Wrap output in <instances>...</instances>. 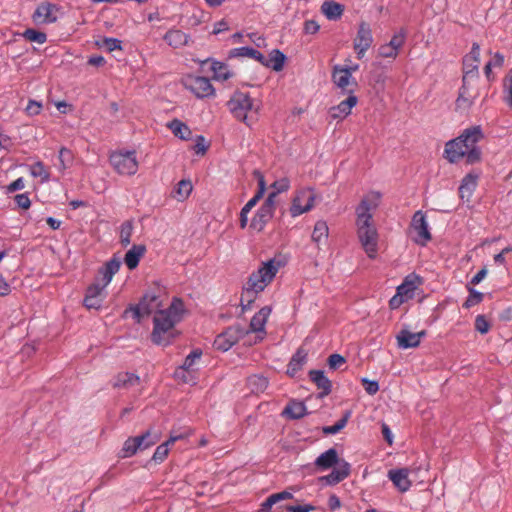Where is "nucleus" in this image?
I'll return each instance as SVG.
<instances>
[{
    "label": "nucleus",
    "mask_w": 512,
    "mask_h": 512,
    "mask_svg": "<svg viewBox=\"0 0 512 512\" xmlns=\"http://www.w3.org/2000/svg\"><path fill=\"white\" fill-rule=\"evenodd\" d=\"M129 311L133 313V316L137 322H140L142 318L147 316L146 308H141L139 304L135 306L131 305L128 309L125 310L124 314H127Z\"/></svg>",
    "instance_id": "obj_59"
},
{
    "label": "nucleus",
    "mask_w": 512,
    "mask_h": 512,
    "mask_svg": "<svg viewBox=\"0 0 512 512\" xmlns=\"http://www.w3.org/2000/svg\"><path fill=\"white\" fill-rule=\"evenodd\" d=\"M405 37L406 32L401 29L399 33L393 35L389 44L394 47L396 51H399V49L404 45Z\"/></svg>",
    "instance_id": "obj_55"
},
{
    "label": "nucleus",
    "mask_w": 512,
    "mask_h": 512,
    "mask_svg": "<svg viewBox=\"0 0 512 512\" xmlns=\"http://www.w3.org/2000/svg\"><path fill=\"white\" fill-rule=\"evenodd\" d=\"M139 382L140 378L138 375L130 372H120L115 377L113 387L128 389L130 387L138 385Z\"/></svg>",
    "instance_id": "obj_31"
},
{
    "label": "nucleus",
    "mask_w": 512,
    "mask_h": 512,
    "mask_svg": "<svg viewBox=\"0 0 512 512\" xmlns=\"http://www.w3.org/2000/svg\"><path fill=\"white\" fill-rule=\"evenodd\" d=\"M247 384L252 393H262L268 387V379L260 375H252L247 379Z\"/></svg>",
    "instance_id": "obj_39"
},
{
    "label": "nucleus",
    "mask_w": 512,
    "mask_h": 512,
    "mask_svg": "<svg viewBox=\"0 0 512 512\" xmlns=\"http://www.w3.org/2000/svg\"><path fill=\"white\" fill-rule=\"evenodd\" d=\"M122 42L119 39L116 38H104L103 39V46L106 48L107 51L112 52L114 50H121L122 49Z\"/></svg>",
    "instance_id": "obj_60"
},
{
    "label": "nucleus",
    "mask_w": 512,
    "mask_h": 512,
    "mask_svg": "<svg viewBox=\"0 0 512 512\" xmlns=\"http://www.w3.org/2000/svg\"><path fill=\"white\" fill-rule=\"evenodd\" d=\"M141 440L143 438L129 437L121 449V457L127 458L135 455L138 450H141Z\"/></svg>",
    "instance_id": "obj_38"
},
{
    "label": "nucleus",
    "mask_w": 512,
    "mask_h": 512,
    "mask_svg": "<svg viewBox=\"0 0 512 512\" xmlns=\"http://www.w3.org/2000/svg\"><path fill=\"white\" fill-rule=\"evenodd\" d=\"M23 37L30 41V42H36L39 44H43L47 40V35L44 32L35 30L33 28H28L23 32Z\"/></svg>",
    "instance_id": "obj_46"
},
{
    "label": "nucleus",
    "mask_w": 512,
    "mask_h": 512,
    "mask_svg": "<svg viewBox=\"0 0 512 512\" xmlns=\"http://www.w3.org/2000/svg\"><path fill=\"white\" fill-rule=\"evenodd\" d=\"M188 88L198 98H205L214 95V87L207 77H191L189 78Z\"/></svg>",
    "instance_id": "obj_12"
},
{
    "label": "nucleus",
    "mask_w": 512,
    "mask_h": 512,
    "mask_svg": "<svg viewBox=\"0 0 512 512\" xmlns=\"http://www.w3.org/2000/svg\"><path fill=\"white\" fill-rule=\"evenodd\" d=\"M132 233L133 222L131 220L123 222L120 230V243L123 247H127L131 243Z\"/></svg>",
    "instance_id": "obj_44"
},
{
    "label": "nucleus",
    "mask_w": 512,
    "mask_h": 512,
    "mask_svg": "<svg viewBox=\"0 0 512 512\" xmlns=\"http://www.w3.org/2000/svg\"><path fill=\"white\" fill-rule=\"evenodd\" d=\"M135 437L143 438V440H141V450H145V449L155 445L159 441V437L157 435H152L150 430H147L142 435L135 436Z\"/></svg>",
    "instance_id": "obj_49"
},
{
    "label": "nucleus",
    "mask_w": 512,
    "mask_h": 512,
    "mask_svg": "<svg viewBox=\"0 0 512 512\" xmlns=\"http://www.w3.org/2000/svg\"><path fill=\"white\" fill-rule=\"evenodd\" d=\"M193 189L192 183L190 180L183 179L179 181L172 191V197L177 199L178 201L186 200L191 194Z\"/></svg>",
    "instance_id": "obj_37"
},
{
    "label": "nucleus",
    "mask_w": 512,
    "mask_h": 512,
    "mask_svg": "<svg viewBox=\"0 0 512 512\" xmlns=\"http://www.w3.org/2000/svg\"><path fill=\"white\" fill-rule=\"evenodd\" d=\"M164 41L173 49H180L192 42L191 36L180 29H169L163 36Z\"/></svg>",
    "instance_id": "obj_15"
},
{
    "label": "nucleus",
    "mask_w": 512,
    "mask_h": 512,
    "mask_svg": "<svg viewBox=\"0 0 512 512\" xmlns=\"http://www.w3.org/2000/svg\"><path fill=\"white\" fill-rule=\"evenodd\" d=\"M505 91L507 92L506 102L510 108H512V68L510 69L505 83H504Z\"/></svg>",
    "instance_id": "obj_61"
},
{
    "label": "nucleus",
    "mask_w": 512,
    "mask_h": 512,
    "mask_svg": "<svg viewBox=\"0 0 512 512\" xmlns=\"http://www.w3.org/2000/svg\"><path fill=\"white\" fill-rule=\"evenodd\" d=\"M208 149V145L205 144V138L202 135H198L196 143L193 146V150L196 154H205Z\"/></svg>",
    "instance_id": "obj_63"
},
{
    "label": "nucleus",
    "mask_w": 512,
    "mask_h": 512,
    "mask_svg": "<svg viewBox=\"0 0 512 512\" xmlns=\"http://www.w3.org/2000/svg\"><path fill=\"white\" fill-rule=\"evenodd\" d=\"M272 217L273 212L260 206V208L257 210L256 214L251 220L250 228L257 232H261L265 228L266 224L272 219Z\"/></svg>",
    "instance_id": "obj_27"
},
{
    "label": "nucleus",
    "mask_w": 512,
    "mask_h": 512,
    "mask_svg": "<svg viewBox=\"0 0 512 512\" xmlns=\"http://www.w3.org/2000/svg\"><path fill=\"white\" fill-rule=\"evenodd\" d=\"M285 61L286 55L279 49H273L269 54V58L265 57L264 63L261 64L267 68H271L272 70L279 72L283 69Z\"/></svg>",
    "instance_id": "obj_28"
},
{
    "label": "nucleus",
    "mask_w": 512,
    "mask_h": 512,
    "mask_svg": "<svg viewBox=\"0 0 512 512\" xmlns=\"http://www.w3.org/2000/svg\"><path fill=\"white\" fill-rule=\"evenodd\" d=\"M210 71L213 72V78L216 80H227L232 75L227 65L219 61H212L210 63Z\"/></svg>",
    "instance_id": "obj_40"
},
{
    "label": "nucleus",
    "mask_w": 512,
    "mask_h": 512,
    "mask_svg": "<svg viewBox=\"0 0 512 512\" xmlns=\"http://www.w3.org/2000/svg\"><path fill=\"white\" fill-rule=\"evenodd\" d=\"M30 173L33 177H40L42 182H47L50 178L49 172L46 170L43 162L41 161L31 165Z\"/></svg>",
    "instance_id": "obj_47"
},
{
    "label": "nucleus",
    "mask_w": 512,
    "mask_h": 512,
    "mask_svg": "<svg viewBox=\"0 0 512 512\" xmlns=\"http://www.w3.org/2000/svg\"><path fill=\"white\" fill-rule=\"evenodd\" d=\"M477 179L478 175H474L472 173L467 174L461 181V185L459 187V196L461 199H467L471 197L472 193L477 187Z\"/></svg>",
    "instance_id": "obj_30"
},
{
    "label": "nucleus",
    "mask_w": 512,
    "mask_h": 512,
    "mask_svg": "<svg viewBox=\"0 0 512 512\" xmlns=\"http://www.w3.org/2000/svg\"><path fill=\"white\" fill-rule=\"evenodd\" d=\"M254 174L258 178V191L253 197L259 202V200L263 197L265 193L266 183L264 176L259 171H255Z\"/></svg>",
    "instance_id": "obj_58"
},
{
    "label": "nucleus",
    "mask_w": 512,
    "mask_h": 512,
    "mask_svg": "<svg viewBox=\"0 0 512 512\" xmlns=\"http://www.w3.org/2000/svg\"><path fill=\"white\" fill-rule=\"evenodd\" d=\"M271 313L269 306L262 307L251 319L249 332H265V324Z\"/></svg>",
    "instance_id": "obj_23"
},
{
    "label": "nucleus",
    "mask_w": 512,
    "mask_h": 512,
    "mask_svg": "<svg viewBox=\"0 0 512 512\" xmlns=\"http://www.w3.org/2000/svg\"><path fill=\"white\" fill-rule=\"evenodd\" d=\"M378 53L379 56L383 58H396L398 55V51L389 43L381 45L378 49Z\"/></svg>",
    "instance_id": "obj_52"
},
{
    "label": "nucleus",
    "mask_w": 512,
    "mask_h": 512,
    "mask_svg": "<svg viewBox=\"0 0 512 512\" xmlns=\"http://www.w3.org/2000/svg\"><path fill=\"white\" fill-rule=\"evenodd\" d=\"M307 408L304 402L290 400L284 408L282 415L292 420H298L307 415Z\"/></svg>",
    "instance_id": "obj_24"
},
{
    "label": "nucleus",
    "mask_w": 512,
    "mask_h": 512,
    "mask_svg": "<svg viewBox=\"0 0 512 512\" xmlns=\"http://www.w3.org/2000/svg\"><path fill=\"white\" fill-rule=\"evenodd\" d=\"M373 43V36L370 25L366 22H361L358 27L357 35L353 42V48L357 54L358 59H362L366 51Z\"/></svg>",
    "instance_id": "obj_10"
},
{
    "label": "nucleus",
    "mask_w": 512,
    "mask_h": 512,
    "mask_svg": "<svg viewBox=\"0 0 512 512\" xmlns=\"http://www.w3.org/2000/svg\"><path fill=\"white\" fill-rule=\"evenodd\" d=\"M278 271V266L274 265V260H269L264 263L256 272H253L246 284L245 295L250 296V293H260L265 287L273 280Z\"/></svg>",
    "instance_id": "obj_4"
},
{
    "label": "nucleus",
    "mask_w": 512,
    "mask_h": 512,
    "mask_svg": "<svg viewBox=\"0 0 512 512\" xmlns=\"http://www.w3.org/2000/svg\"><path fill=\"white\" fill-rule=\"evenodd\" d=\"M236 57H249L257 62L264 63L265 56L258 50L252 48V47H239L234 48L230 50L229 52V58H236Z\"/></svg>",
    "instance_id": "obj_29"
},
{
    "label": "nucleus",
    "mask_w": 512,
    "mask_h": 512,
    "mask_svg": "<svg viewBox=\"0 0 512 512\" xmlns=\"http://www.w3.org/2000/svg\"><path fill=\"white\" fill-rule=\"evenodd\" d=\"M410 227L414 233L412 240L416 244L425 246L432 239L431 233L428 229V224L426 222V216L421 210H418L414 213Z\"/></svg>",
    "instance_id": "obj_8"
},
{
    "label": "nucleus",
    "mask_w": 512,
    "mask_h": 512,
    "mask_svg": "<svg viewBox=\"0 0 512 512\" xmlns=\"http://www.w3.org/2000/svg\"><path fill=\"white\" fill-rule=\"evenodd\" d=\"M104 289L105 286H102L100 282L95 281L90 286H88L85 296L104 297L102 295Z\"/></svg>",
    "instance_id": "obj_53"
},
{
    "label": "nucleus",
    "mask_w": 512,
    "mask_h": 512,
    "mask_svg": "<svg viewBox=\"0 0 512 512\" xmlns=\"http://www.w3.org/2000/svg\"><path fill=\"white\" fill-rule=\"evenodd\" d=\"M491 325L484 315H477L475 318V330L481 334L489 332Z\"/></svg>",
    "instance_id": "obj_50"
},
{
    "label": "nucleus",
    "mask_w": 512,
    "mask_h": 512,
    "mask_svg": "<svg viewBox=\"0 0 512 512\" xmlns=\"http://www.w3.org/2000/svg\"><path fill=\"white\" fill-rule=\"evenodd\" d=\"M285 510L287 512H311L315 510V507L311 504L306 505H286Z\"/></svg>",
    "instance_id": "obj_64"
},
{
    "label": "nucleus",
    "mask_w": 512,
    "mask_h": 512,
    "mask_svg": "<svg viewBox=\"0 0 512 512\" xmlns=\"http://www.w3.org/2000/svg\"><path fill=\"white\" fill-rule=\"evenodd\" d=\"M57 10L58 8L55 4L43 2L36 8L33 19L42 23H53L57 20V16L53 12Z\"/></svg>",
    "instance_id": "obj_18"
},
{
    "label": "nucleus",
    "mask_w": 512,
    "mask_h": 512,
    "mask_svg": "<svg viewBox=\"0 0 512 512\" xmlns=\"http://www.w3.org/2000/svg\"><path fill=\"white\" fill-rule=\"evenodd\" d=\"M340 463L341 462L339 461L338 453L335 448L328 449L315 460L316 468L321 471L330 469Z\"/></svg>",
    "instance_id": "obj_22"
},
{
    "label": "nucleus",
    "mask_w": 512,
    "mask_h": 512,
    "mask_svg": "<svg viewBox=\"0 0 512 512\" xmlns=\"http://www.w3.org/2000/svg\"><path fill=\"white\" fill-rule=\"evenodd\" d=\"M321 9L329 20H336L343 14L344 6L334 1H326L322 4Z\"/></svg>",
    "instance_id": "obj_36"
},
{
    "label": "nucleus",
    "mask_w": 512,
    "mask_h": 512,
    "mask_svg": "<svg viewBox=\"0 0 512 512\" xmlns=\"http://www.w3.org/2000/svg\"><path fill=\"white\" fill-rule=\"evenodd\" d=\"M466 288L469 292V295L466 298L465 302L463 303L464 308L469 309L483 301V293L477 291L474 287L470 285H466Z\"/></svg>",
    "instance_id": "obj_43"
},
{
    "label": "nucleus",
    "mask_w": 512,
    "mask_h": 512,
    "mask_svg": "<svg viewBox=\"0 0 512 512\" xmlns=\"http://www.w3.org/2000/svg\"><path fill=\"white\" fill-rule=\"evenodd\" d=\"M372 204L368 198H363L356 207L357 236L370 259H374L378 251V232L373 223V215L370 213Z\"/></svg>",
    "instance_id": "obj_3"
},
{
    "label": "nucleus",
    "mask_w": 512,
    "mask_h": 512,
    "mask_svg": "<svg viewBox=\"0 0 512 512\" xmlns=\"http://www.w3.org/2000/svg\"><path fill=\"white\" fill-rule=\"evenodd\" d=\"M248 333L249 331L241 324H234L216 336L213 346L219 351L226 352Z\"/></svg>",
    "instance_id": "obj_7"
},
{
    "label": "nucleus",
    "mask_w": 512,
    "mask_h": 512,
    "mask_svg": "<svg viewBox=\"0 0 512 512\" xmlns=\"http://www.w3.org/2000/svg\"><path fill=\"white\" fill-rule=\"evenodd\" d=\"M109 162L120 175H134L138 170L136 151H114L109 156Z\"/></svg>",
    "instance_id": "obj_5"
},
{
    "label": "nucleus",
    "mask_w": 512,
    "mask_h": 512,
    "mask_svg": "<svg viewBox=\"0 0 512 512\" xmlns=\"http://www.w3.org/2000/svg\"><path fill=\"white\" fill-rule=\"evenodd\" d=\"M358 103L355 95H348L347 99L341 101L337 106H333L329 110V115L333 120H343L351 114V110Z\"/></svg>",
    "instance_id": "obj_13"
},
{
    "label": "nucleus",
    "mask_w": 512,
    "mask_h": 512,
    "mask_svg": "<svg viewBox=\"0 0 512 512\" xmlns=\"http://www.w3.org/2000/svg\"><path fill=\"white\" fill-rule=\"evenodd\" d=\"M484 138L480 126L465 129L460 136L450 140L445 146V157L450 163H457L465 158L467 164L481 161L482 152L477 143Z\"/></svg>",
    "instance_id": "obj_2"
},
{
    "label": "nucleus",
    "mask_w": 512,
    "mask_h": 512,
    "mask_svg": "<svg viewBox=\"0 0 512 512\" xmlns=\"http://www.w3.org/2000/svg\"><path fill=\"white\" fill-rule=\"evenodd\" d=\"M329 228L325 221L319 220L316 222L313 232H312V240L319 245L322 240H326L328 238Z\"/></svg>",
    "instance_id": "obj_42"
},
{
    "label": "nucleus",
    "mask_w": 512,
    "mask_h": 512,
    "mask_svg": "<svg viewBox=\"0 0 512 512\" xmlns=\"http://www.w3.org/2000/svg\"><path fill=\"white\" fill-rule=\"evenodd\" d=\"M350 475V464L344 460L333 469L328 475L319 478V481L325 482L327 485H336Z\"/></svg>",
    "instance_id": "obj_17"
},
{
    "label": "nucleus",
    "mask_w": 512,
    "mask_h": 512,
    "mask_svg": "<svg viewBox=\"0 0 512 512\" xmlns=\"http://www.w3.org/2000/svg\"><path fill=\"white\" fill-rule=\"evenodd\" d=\"M409 470L407 468L392 469L388 472L389 479L400 492H406L411 486L408 478Z\"/></svg>",
    "instance_id": "obj_20"
},
{
    "label": "nucleus",
    "mask_w": 512,
    "mask_h": 512,
    "mask_svg": "<svg viewBox=\"0 0 512 512\" xmlns=\"http://www.w3.org/2000/svg\"><path fill=\"white\" fill-rule=\"evenodd\" d=\"M478 97V92L471 91L470 81H462V86L459 89V94L456 99L455 105L457 110L469 109L474 100Z\"/></svg>",
    "instance_id": "obj_14"
},
{
    "label": "nucleus",
    "mask_w": 512,
    "mask_h": 512,
    "mask_svg": "<svg viewBox=\"0 0 512 512\" xmlns=\"http://www.w3.org/2000/svg\"><path fill=\"white\" fill-rule=\"evenodd\" d=\"M420 283V277L415 275H408L404 282L397 287V292L399 295L406 297L408 300L412 299L414 296V291L417 289Z\"/></svg>",
    "instance_id": "obj_26"
},
{
    "label": "nucleus",
    "mask_w": 512,
    "mask_h": 512,
    "mask_svg": "<svg viewBox=\"0 0 512 512\" xmlns=\"http://www.w3.org/2000/svg\"><path fill=\"white\" fill-rule=\"evenodd\" d=\"M361 383H362L365 391L369 395H375L379 391V384L375 380H369L367 378H362Z\"/></svg>",
    "instance_id": "obj_57"
},
{
    "label": "nucleus",
    "mask_w": 512,
    "mask_h": 512,
    "mask_svg": "<svg viewBox=\"0 0 512 512\" xmlns=\"http://www.w3.org/2000/svg\"><path fill=\"white\" fill-rule=\"evenodd\" d=\"M350 411H346L345 414L341 419H339L334 425L332 426H325L322 428V431L325 435L330 434H337L340 432L347 424L348 419L350 417Z\"/></svg>",
    "instance_id": "obj_45"
},
{
    "label": "nucleus",
    "mask_w": 512,
    "mask_h": 512,
    "mask_svg": "<svg viewBox=\"0 0 512 512\" xmlns=\"http://www.w3.org/2000/svg\"><path fill=\"white\" fill-rule=\"evenodd\" d=\"M332 82L342 90L343 93L354 95L358 87L357 81L351 76L350 70L335 65L332 69Z\"/></svg>",
    "instance_id": "obj_9"
},
{
    "label": "nucleus",
    "mask_w": 512,
    "mask_h": 512,
    "mask_svg": "<svg viewBox=\"0 0 512 512\" xmlns=\"http://www.w3.org/2000/svg\"><path fill=\"white\" fill-rule=\"evenodd\" d=\"M462 64H463L462 81H469L470 79L478 78L479 60H473V57H464Z\"/></svg>",
    "instance_id": "obj_35"
},
{
    "label": "nucleus",
    "mask_w": 512,
    "mask_h": 512,
    "mask_svg": "<svg viewBox=\"0 0 512 512\" xmlns=\"http://www.w3.org/2000/svg\"><path fill=\"white\" fill-rule=\"evenodd\" d=\"M202 356L201 349H195L191 351L190 354H188L181 366V368L185 371H191L193 365L195 364L196 360H199Z\"/></svg>",
    "instance_id": "obj_48"
},
{
    "label": "nucleus",
    "mask_w": 512,
    "mask_h": 512,
    "mask_svg": "<svg viewBox=\"0 0 512 512\" xmlns=\"http://www.w3.org/2000/svg\"><path fill=\"white\" fill-rule=\"evenodd\" d=\"M167 127L181 140H189L192 137L190 128L179 119H173L167 124Z\"/></svg>",
    "instance_id": "obj_33"
},
{
    "label": "nucleus",
    "mask_w": 512,
    "mask_h": 512,
    "mask_svg": "<svg viewBox=\"0 0 512 512\" xmlns=\"http://www.w3.org/2000/svg\"><path fill=\"white\" fill-rule=\"evenodd\" d=\"M104 297H93V296H85L83 300V305L87 309H100L102 307Z\"/></svg>",
    "instance_id": "obj_51"
},
{
    "label": "nucleus",
    "mask_w": 512,
    "mask_h": 512,
    "mask_svg": "<svg viewBox=\"0 0 512 512\" xmlns=\"http://www.w3.org/2000/svg\"><path fill=\"white\" fill-rule=\"evenodd\" d=\"M227 106L236 119L250 125L247 113L253 109V100L248 93L235 91L227 102Z\"/></svg>",
    "instance_id": "obj_6"
},
{
    "label": "nucleus",
    "mask_w": 512,
    "mask_h": 512,
    "mask_svg": "<svg viewBox=\"0 0 512 512\" xmlns=\"http://www.w3.org/2000/svg\"><path fill=\"white\" fill-rule=\"evenodd\" d=\"M141 308H146L147 316L156 313L158 311V307L160 306V301L158 296L152 294H145L139 302Z\"/></svg>",
    "instance_id": "obj_41"
},
{
    "label": "nucleus",
    "mask_w": 512,
    "mask_h": 512,
    "mask_svg": "<svg viewBox=\"0 0 512 512\" xmlns=\"http://www.w3.org/2000/svg\"><path fill=\"white\" fill-rule=\"evenodd\" d=\"M258 293H250V296L245 295V287L243 288L242 296H241V307L242 311L249 310L251 308L252 303L255 301L256 295Z\"/></svg>",
    "instance_id": "obj_62"
},
{
    "label": "nucleus",
    "mask_w": 512,
    "mask_h": 512,
    "mask_svg": "<svg viewBox=\"0 0 512 512\" xmlns=\"http://www.w3.org/2000/svg\"><path fill=\"white\" fill-rule=\"evenodd\" d=\"M310 380L321 390L319 398L328 396L332 391V382L325 376L322 370H310L308 373Z\"/></svg>",
    "instance_id": "obj_19"
},
{
    "label": "nucleus",
    "mask_w": 512,
    "mask_h": 512,
    "mask_svg": "<svg viewBox=\"0 0 512 512\" xmlns=\"http://www.w3.org/2000/svg\"><path fill=\"white\" fill-rule=\"evenodd\" d=\"M183 312L184 303L180 298H173L167 309L156 311L151 333L154 344L168 346L180 335L175 325L181 321Z\"/></svg>",
    "instance_id": "obj_1"
},
{
    "label": "nucleus",
    "mask_w": 512,
    "mask_h": 512,
    "mask_svg": "<svg viewBox=\"0 0 512 512\" xmlns=\"http://www.w3.org/2000/svg\"><path fill=\"white\" fill-rule=\"evenodd\" d=\"M307 356L308 353L304 348H298L287 365V375L294 377L303 368L307 361Z\"/></svg>",
    "instance_id": "obj_21"
},
{
    "label": "nucleus",
    "mask_w": 512,
    "mask_h": 512,
    "mask_svg": "<svg viewBox=\"0 0 512 512\" xmlns=\"http://www.w3.org/2000/svg\"><path fill=\"white\" fill-rule=\"evenodd\" d=\"M73 159L71 150L62 147L59 151V160L63 169H65Z\"/></svg>",
    "instance_id": "obj_56"
},
{
    "label": "nucleus",
    "mask_w": 512,
    "mask_h": 512,
    "mask_svg": "<svg viewBox=\"0 0 512 512\" xmlns=\"http://www.w3.org/2000/svg\"><path fill=\"white\" fill-rule=\"evenodd\" d=\"M396 339L398 346L403 349L415 348L420 345L419 335H416L406 329L401 330Z\"/></svg>",
    "instance_id": "obj_32"
},
{
    "label": "nucleus",
    "mask_w": 512,
    "mask_h": 512,
    "mask_svg": "<svg viewBox=\"0 0 512 512\" xmlns=\"http://www.w3.org/2000/svg\"><path fill=\"white\" fill-rule=\"evenodd\" d=\"M328 366L330 369L332 370H336L338 369L341 365H343L344 363H346V359L340 355V354H337V353H334V354H331L329 357H328Z\"/></svg>",
    "instance_id": "obj_54"
},
{
    "label": "nucleus",
    "mask_w": 512,
    "mask_h": 512,
    "mask_svg": "<svg viewBox=\"0 0 512 512\" xmlns=\"http://www.w3.org/2000/svg\"><path fill=\"white\" fill-rule=\"evenodd\" d=\"M182 437H183L182 435H171L166 442L160 444L156 448L152 459L157 463L163 462L166 459V457L168 456L169 446L171 444L175 443V441H177L178 439H181Z\"/></svg>",
    "instance_id": "obj_34"
},
{
    "label": "nucleus",
    "mask_w": 512,
    "mask_h": 512,
    "mask_svg": "<svg viewBox=\"0 0 512 512\" xmlns=\"http://www.w3.org/2000/svg\"><path fill=\"white\" fill-rule=\"evenodd\" d=\"M315 195L311 189L299 191L293 198L290 213L293 217L299 216L312 209Z\"/></svg>",
    "instance_id": "obj_11"
},
{
    "label": "nucleus",
    "mask_w": 512,
    "mask_h": 512,
    "mask_svg": "<svg viewBox=\"0 0 512 512\" xmlns=\"http://www.w3.org/2000/svg\"><path fill=\"white\" fill-rule=\"evenodd\" d=\"M146 253L145 245H133L131 249H129L124 257V262L129 270H134L139 265L140 259Z\"/></svg>",
    "instance_id": "obj_25"
},
{
    "label": "nucleus",
    "mask_w": 512,
    "mask_h": 512,
    "mask_svg": "<svg viewBox=\"0 0 512 512\" xmlns=\"http://www.w3.org/2000/svg\"><path fill=\"white\" fill-rule=\"evenodd\" d=\"M121 266V261L116 257H113L109 261H107L102 267L98 270V276L100 278H96V281L100 282L102 286H107L114 274H116Z\"/></svg>",
    "instance_id": "obj_16"
}]
</instances>
